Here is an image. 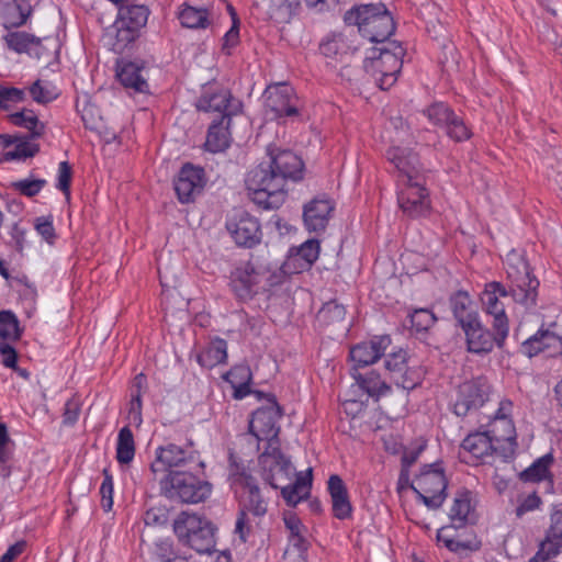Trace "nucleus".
Segmentation results:
<instances>
[{
  "label": "nucleus",
  "mask_w": 562,
  "mask_h": 562,
  "mask_svg": "<svg viewBox=\"0 0 562 562\" xmlns=\"http://www.w3.org/2000/svg\"><path fill=\"white\" fill-rule=\"evenodd\" d=\"M160 490L171 501L198 504L210 497L212 484L188 471H170L160 481Z\"/></svg>",
  "instance_id": "obj_7"
},
{
  "label": "nucleus",
  "mask_w": 562,
  "mask_h": 562,
  "mask_svg": "<svg viewBox=\"0 0 562 562\" xmlns=\"http://www.w3.org/2000/svg\"><path fill=\"white\" fill-rule=\"evenodd\" d=\"M229 145V135L224 121L213 122L207 131L205 148L211 153H220L225 150Z\"/></svg>",
  "instance_id": "obj_37"
},
{
  "label": "nucleus",
  "mask_w": 562,
  "mask_h": 562,
  "mask_svg": "<svg viewBox=\"0 0 562 562\" xmlns=\"http://www.w3.org/2000/svg\"><path fill=\"white\" fill-rule=\"evenodd\" d=\"M80 414V403L77 398H70L65 404L63 424L72 426L77 423Z\"/></svg>",
  "instance_id": "obj_60"
},
{
  "label": "nucleus",
  "mask_w": 562,
  "mask_h": 562,
  "mask_svg": "<svg viewBox=\"0 0 562 562\" xmlns=\"http://www.w3.org/2000/svg\"><path fill=\"white\" fill-rule=\"evenodd\" d=\"M348 48L349 47L341 34H333L325 38L319 45L321 53L326 57H337L346 54Z\"/></svg>",
  "instance_id": "obj_47"
},
{
  "label": "nucleus",
  "mask_w": 562,
  "mask_h": 562,
  "mask_svg": "<svg viewBox=\"0 0 562 562\" xmlns=\"http://www.w3.org/2000/svg\"><path fill=\"white\" fill-rule=\"evenodd\" d=\"M335 209L334 202L325 196L315 198L304 205L303 220L308 232H322L326 228Z\"/></svg>",
  "instance_id": "obj_23"
},
{
  "label": "nucleus",
  "mask_w": 562,
  "mask_h": 562,
  "mask_svg": "<svg viewBox=\"0 0 562 562\" xmlns=\"http://www.w3.org/2000/svg\"><path fill=\"white\" fill-rule=\"evenodd\" d=\"M135 456V442L132 430L125 426L119 431L116 443V460L121 464H128Z\"/></svg>",
  "instance_id": "obj_40"
},
{
  "label": "nucleus",
  "mask_w": 562,
  "mask_h": 562,
  "mask_svg": "<svg viewBox=\"0 0 562 562\" xmlns=\"http://www.w3.org/2000/svg\"><path fill=\"white\" fill-rule=\"evenodd\" d=\"M424 114L434 125L445 128L446 134L456 142H463L472 136L463 119L442 102H435L424 110Z\"/></svg>",
  "instance_id": "obj_12"
},
{
  "label": "nucleus",
  "mask_w": 562,
  "mask_h": 562,
  "mask_svg": "<svg viewBox=\"0 0 562 562\" xmlns=\"http://www.w3.org/2000/svg\"><path fill=\"white\" fill-rule=\"evenodd\" d=\"M205 186L204 170L190 164L184 165L175 180V191L181 203H189Z\"/></svg>",
  "instance_id": "obj_20"
},
{
  "label": "nucleus",
  "mask_w": 562,
  "mask_h": 562,
  "mask_svg": "<svg viewBox=\"0 0 562 562\" xmlns=\"http://www.w3.org/2000/svg\"><path fill=\"white\" fill-rule=\"evenodd\" d=\"M394 383L404 390H413L419 383V374L417 371L413 370L409 367H406L404 372H401L393 380Z\"/></svg>",
  "instance_id": "obj_58"
},
{
  "label": "nucleus",
  "mask_w": 562,
  "mask_h": 562,
  "mask_svg": "<svg viewBox=\"0 0 562 562\" xmlns=\"http://www.w3.org/2000/svg\"><path fill=\"white\" fill-rule=\"evenodd\" d=\"M21 336L19 321L10 311L0 312V337L3 339H19Z\"/></svg>",
  "instance_id": "obj_48"
},
{
  "label": "nucleus",
  "mask_w": 562,
  "mask_h": 562,
  "mask_svg": "<svg viewBox=\"0 0 562 562\" xmlns=\"http://www.w3.org/2000/svg\"><path fill=\"white\" fill-rule=\"evenodd\" d=\"M347 25L358 26L359 33L373 43H385L395 31V23L383 3L355 5L345 13Z\"/></svg>",
  "instance_id": "obj_4"
},
{
  "label": "nucleus",
  "mask_w": 562,
  "mask_h": 562,
  "mask_svg": "<svg viewBox=\"0 0 562 562\" xmlns=\"http://www.w3.org/2000/svg\"><path fill=\"white\" fill-rule=\"evenodd\" d=\"M259 465L262 479L272 488H279L281 484L288 483L294 471L291 461L280 450V441L267 445L259 456Z\"/></svg>",
  "instance_id": "obj_10"
},
{
  "label": "nucleus",
  "mask_w": 562,
  "mask_h": 562,
  "mask_svg": "<svg viewBox=\"0 0 562 562\" xmlns=\"http://www.w3.org/2000/svg\"><path fill=\"white\" fill-rule=\"evenodd\" d=\"M448 480L439 462L425 464L411 487L417 498L431 510L439 509L447 498Z\"/></svg>",
  "instance_id": "obj_8"
},
{
  "label": "nucleus",
  "mask_w": 562,
  "mask_h": 562,
  "mask_svg": "<svg viewBox=\"0 0 562 562\" xmlns=\"http://www.w3.org/2000/svg\"><path fill=\"white\" fill-rule=\"evenodd\" d=\"M390 345L391 337L389 335L374 336L368 341L355 345L350 349L351 368H358V370H360L375 363L384 355Z\"/></svg>",
  "instance_id": "obj_19"
},
{
  "label": "nucleus",
  "mask_w": 562,
  "mask_h": 562,
  "mask_svg": "<svg viewBox=\"0 0 562 562\" xmlns=\"http://www.w3.org/2000/svg\"><path fill=\"white\" fill-rule=\"evenodd\" d=\"M227 359V342L216 338L198 355V362L204 368H214L225 363Z\"/></svg>",
  "instance_id": "obj_35"
},
{
  "label": "nucleus",
  "mask_w": 562,
  "mask_h": 562,
  "mask_svg": "<svg viewBox=\"0 0 562 562\" xmlns=\"http://www.w3.org/2000/svg\"><path fill=\"white\" fill-rule=\"evenodd\" d=\"M488 385L483 379L467 381L459 386L453 412L457 416H465L470 411L477 409L486 401Z\"/></svg>",
  "instance_id": "obj_18"
},
{
  "label": "nucleus",
  "mask_w": 562,
  "mask_h": 562,
  "mask_svg": "<svg viewBox=\"0 0 562 562\" xmlns=\"http://www.w3.org/2000/svg\"><path fill=\"white\" fill-rule=\"evenodd\" d=\"M46 181L44 179H22L11 183V188L21 194L32 198L40 193Z\"/></svg>",
  "instance_id": "obj_51"
},
{
  "label": "nucleus",
  "mask_w": 562,
  "mask_h": 562,
  "mask_svg": "<svg viewBox=\"0 0 562 562\" xmlns=\"http://www.w3.org/2000/svg\"><path fill=\"white\" fill-rule=\"evenodd\" d=\"M299 4L300 0H269L267 14L277 23H288Z\"/></svg>",
  "instance_id": "obj_38"
},
{
  "label": "nucleus",
  "mask_w": 562,
  "mask_h": 562,
  "mask_svg": "<svg viewBox=\"0 0 562 562\" xmlns=\"http://www.w3.org/2000/svg\"><path fill=\"white\" fill-rule=\"evenodd\" d=\"M127 418L135 427H139L142 425V397H139V394H132Z\"/></svg>",
  "instance_id": "obj_62"
},
{
  "label": "nucleus",
  "mask_w": 562,
  "mask_h": 562,
  "mask_svg": "<svg viewBox=\"0 0 562 562\" xmlns=\"http://www.w3.org/2000/svg\"><path fill=\"white\" fill-rule=\"evenodd\" d=\"M472 510L470 492L463 491L458 493L449 510V519L453 527H465L470 521V514Z\"/></svg>",
  "instance_id": "obj_34"
},
{
  "label": "nucleus",
  "mask_w": 562,
  "mask_h": 562,
  "mask_svg": "<svg viewBox=\"0 0 562 562\" xmlns=\"http://www.w3.org/2000/svg\"><path fill=\"white\" fill-rule=\"evenodd\" d=\"M0 355L2 363L7 368H15L18 355L15 349L8 342H0Z\"/></svg>",
  "instance_id": "obj_64"
},
{
  "label": "nucleus",
  "mask_w": 562,
  "mask_h": 562,
  "mask_svg": "<svg viewBox=\"0 0 562 562\" xmlns=\"http://www.w3.org/2000/svg\"><path fill=\"white\" fill-rule=\"evenodd\" d=\"M561 347V339L550 330H539L522 344V351L528 357H533L542 351Z\"/></svg>",
  "instance_id": "obj_33"
},
{
  "label": "nucleus",
  "mask_w": 562,
  "mask_h": 562,
  "mask_svg": "<svg viewBox=\"0 0 562 562\" xmlns=\"http://www.w3.org/2000/svg\"><path fill=\"white\" fill-rule=\"evenodd\" d=\"M199 452L190 442L186 447L168 443L156 449L155 461L150 464V471L156 475L159 472L173 471L176 468H187L192 464L203 467L199 460Z\"/></svg>",
  "instance_id": "obj_11"
},
{
  "label": "nucleus",
  "mask_w": 562,
  "mask_h": 562,
  "mask_svg": "<svg viewBox=\"0 0 562 562\" xmlns=\"http://www.w3.org/2000/svg\"><path fill=\"white\" fill-rule=\"evenodd\" d=\"M350 374L359 387L371 397L379 398L380 396L387 394L391 390L390 385L381 379L378 372L373 370L362 373L358 368H351Z\"/></svg>",
  "instance_id": "obj_31"
},
{
  "label": "nucleus",
  "mask_w": 562,
  "mask_h": 562,
  "mask_svg": "<svg viewBox=\"0 0 562 562\" xmlns=\"http://www.w3.org/2000/svg\"><path fill=\"white\" fill-rule=\"evenodd\" d=\"M234 483L241 492L240 509L261 520L268 512V499L262 494L256 477L248 473H239Z\"/></svg>",
  "instance_id": "obj_16"
},
{
  "label": "nucleus",
  "mask_w": 562,
  "mask_h": 562,
  "mask_svg": "<svg viewBox=\"0 0 562 562\" xmlns=\"http://www.w3.org/2000/svg\"><path fill=\"white\" fill-rule=\"evenodd\" d=\"M260 522L261 520L255 519L250 513L239 508L235 522L234 533L243 543H245L250 533L254 531V528L259 527Z\"/></svg>",
  "instance_id": "obj_45"
},
{
  "label": "nucleus",
  "mask_w": 562,
  "mask_h": 562,
  "mask_svg": "<svg viewBox=\"0 0 562 562\" xmlns=\"http://www.w3.org/2000/svg\"><path fill=\"white\" fill-rule=\"evenodd\" d=\"M260 280L261 273L248 261L232 272L231 286L238 299L246 301L257 293Z\"/></svg>",
  "instance_id": "obj_21"
},
{
  "label": "nucleus",
  "mask_w": 562,
  "mask_h": 562,
  "mask_svg": "<svg viewBox=\"0 0 562 562\" xmlns=\"http://www.w3.org/2000/svg\"><path fill=\"white\" fill-rule=\"evenodd\" d=\"M281 416V407L274 398H270L268 405L254 412L249 422L250 434L257 441H267V445L279 441L280 426L278 422Z\"/></svg>",
  "instance_id": "obj_13"
},
{
  "label": "nucleus",
  "mask_w": 562,
  "mask_h": 562,
  "mask_svg": "<svg viewBox=\"0 0 562 562\" xmlns=\"http://www.w3.org/2000/svg\"><path fill=\"white\" fill-rule=\"evenodd\" d=\"M149 10L145 5L121 4L119 7L117 18L113 25L115 29L113 46L116 52L124 50L139 36V31L146 25Z\"/></svg>",
  "instance_id": "obj_9"
},
{
  "label": "nucleus",
  "mask_w": 562,
  "mask_h": 562,
  "mask_svg": "<svg viewBox=\"0 0 562 562\" xmlns=\"http://www.w3.org/2000/svg\"><path fill=\"white\" fill-rule=\"evenodd\" d=\"M292 99L293 89L288 85H276L266 90V108L273 117L297 115L299 111Z\"/></svg>",
  "instance_id": "obj_22"
},
{
  "label": "nucleus",
  "mask_w": 562,
  "mask_h": 562,
  "mask_svg": "<svg viewBox=\"0 0 562 562\" xmlns=\"http://www.w3.org/2000/svg\"><path fill=\"white\" fill-rule=\"evenodd\" d=\"M178 539L199 554L217 552L215 525L196 514L182 513L173 524Z\"/></svg>",
  "instance_id": "obj_6"
},
{
  "label": "nucleus",
  "mask_w": 562,
  "mask_h": 562,
  "mask_svg": "<svg viewBox=\"0 0 562 562\" xmlns=\"http://www.w3.org/2000/svg\"><path fill=\"white\" fill-rule=\"evenodd\" d=\"M30 94L37 103H48L58 97V91L53 83L48 81L36 80L30 87Z\"/></svg>",
  "instance_id": "obj_46"
},
{
  "label": "nucleus",
  "mask_w": 562,
  "mask_h": 562,
  "mask_svg": "<svg viewBox=\"0 0 562 562\" xmlns=\"http://www.w3.org/2000/svg\"><path fill=\"white\" fill-rule=\"evenodd\" d=\"M24 91L13 87L1 86L0 109H9L11 103L20 102L24 99Z\"/></svg>",
  "instance_id": "obj_55"
},
{
  "label": "nucleus",
  "mask_w": 562,
  "mask_h": 562,
  "mask_svg": "<svg viewBox=\"0 0 562 562\" xmlns=\"http://www.w3.org/2000/svg\"><path fill=\"white\" fill-rule=\"evenodd\" d=\"M179 20L184 27L204 29L209 23L207 11L205 9L186 5L179 13Z\"/></svg>",
  "instance_id": "obj_43"
},
{
  "label": "nucleus",
  "mask_w": 562,
  "mask_h": 562,
  "mask_svg": "<svg viewBox=\"0 0 562 562\" xmlns=\"http://www.w3.org/2000/svg\"><path fill=\"white\" fill-rule=\"evenodd\" d=\"M303 168V161L293 151L269 149V161L247 173L246 187L251 200L266 210L278 209L285 201L286 182L301 180Z\"/></svg>",
  "instance_id": "obj_2"
},
{
  "label": "nucleus",
  "mask_w": 562,
  "mask_h": 562,
  "mask_svg": "<svg viewBox=\"0 0 562 562\" xmlns=\"http://www.w3.org/2000/svg\"><path fill=\"white\" fill-rule=\"evenodd\" d=\"M71 167L67 161H61L58 166V183L57 188L69 196Z\"/></svg>",
  "instance_id": "obj_61"
},
{
  "label": "nucleus",
  "mask_w": 562,
  "mask_h": 562,
  "mask_svg": "<svg viewBox=\"0 0 562 562\" xmlns=\"http://www.w3.org/2000/svg\"><path fill=\"white\" fill-rule=\"evenodd\" d=\"M492 328L493 331L486 328L480 318L462 327L468 351L487 355L493 351L495 346L503 348L507 337L501 338V330L497 327Z\"/></svg>",
  "instance_id": "obj_14"
},
{
  "label": "nucleus",
  "mask_w": 562,
  "mask_h": 562,
  "mask_svg": "<svg viewBox=\"0 0 562 562\" xmlns=\"http://www.w3.org/2000/svg\"><path fill=\"white\" fill-rule=\"evenodd\" d=\"M103 482L100 486L101 506L104 512H110L113 506V477L108 469L103 470Z\"/></svg>",
  "instance_id": "obj_53"
},
{
  "label": "nucleus",
  "mask_w": 562,
  "mask_h": 562,
  "mask_svg": "<svg viewBox=\"0 0 562 562\" xmlns=\"http://www.w3.org/2000/svg\"><path fill=\"white\" fill-rule=\"evenodd\" d=\"M35 229L48 244L54 243L56 233L50 216L37 217L35 220Z\"/></svg>",
  "instance_id": "obj_56"
},
{
  "label": "nucleus",
  "mask_w": 562,
  "mask_h": 562,
  "mask_svg": "<svg viewBox=\"0 0 562 562\" xmlns=\"http://www.w3.org/2000/svg\"><path fill=\"white\" fill-rule=\"evenodd\" d=\"M312 485V469L307 470V473L303 475L299 473L293 484H281V494L290 506H295L302 499L308 496Z\"/></svg>",
  "instance_id": "obj_32"
},
{
  "label": "nucleus",
  "mask_w": 562,
  "mask_h": 562,
  "mask_svg": "<svg viewBox=\"0 0 562 562\" xmlns=\"http://www.w3.org/2000/svg\"><path fill=\"white\" fill-rule=\"evenodd\" d=\"M381 47H373L363 61L367 74L373 77L382 90L390 89L397 80L403 66L405 50L395 41L382 43Z\"/></svg>",
  "instance_id": "obj_5"
},
{
  "label": "nucleus",
  "mask_w": 562,
  "mask_h": 562,
  "mask_svg": "<svg viewBox=\"0 0 562 562\" xmlns=\"http://www.w3.org/2000/svg\"><path fill=\"white\" fill-rule=\"evenodd\" d=\"M446 548L453 553L461 554L465 551L472 552V551L479 550L480 543L477 541H471V540L461 541V540H457L456 538H453V539H446Z\"/></svg>",
  "instance_id": "obj_59"
},
{
  "label": "nucleus",
  "mask_w": 562,
  "mask_h": 562,
  "mask_svg": "<svg viewBox=\"0 0 562 562\" xmlns=\"http://www.w3.org/2000/svg\"><path fill=\"white\" fill-rule=\"evenodd\" d=\"M449 303L452 314L461 328L480 318L477 311L474 308L473 301L465 291H458L452 294Z\"/></svg>",
  "instance_id": "obj_30"
},
{
  "label": "nucleus",
  "mask_w": 562,
  "mask_h": 562,
  "mask_svg": "<svg viewBox=\"0 0 562 562\" xmlns=\"http://www.w3.org/2000/svg\"><path fill=\"white\" fill-rule=\"evenodd\" d=\"M553 463L551 453H547L537 459L529 468L524 470L520 474L522 481L538 482L547 479L550 474V467Z\"/></svg>",
  "instance_id": "obj_41"
},
{
  "label": "nucleus",
  "mask_w": 562,
  "mask_h": 562,
  "mask_svg": "<svg viewBox=\"0 0 562 562\" xmlns=\"http://www.w3.org/2000/svg\"><path fill=\"white\" fill-rule=\"evenodd\" d=\"M196 109L206 113H217L221 120L231 121L241 110V102L235 99L227 89H206L196 101Z\"/></svg>",
  "instance_id": "obj_15"
},
{
  "label": "nucleus",
  "mask_w": 562,
  "mask_h": 562,
  "mask_svg": "<svg viewBox=\"0 0 562 562\" xmlns=\"http://www.w3.org/2000/svg\"><path fill=\"white\" fill-rule=\"evenodd\" d=\"M541 504L540 497L536 493H531L521 499L515 513L518 518L522 517L526 513L537 509Z\"/></svg>",
  "instance_id": "obj_63"
},
{
  "label": "nucleus",
  "mask_w": 562,
  "mask_h": 562,
  "mask_svg": "<svg viewBox=\"0 0 562 562\" xmlns=\"http://www.w3.org/2000/svg\"><path fill=\"white\" fill-rule=\"evenodd\" d=\"M549 543L562 546V508L555 509L551 515V526L548 533Z\"/></svg>",
  "instance_id": "obj_54"
},
{
  "label": "nucleus",
  "mask_w": 562,
  "mask_h": 562,
  "mask_svg": "<svg viewBox=\"0 0 562 562\" xmlns=\"http://www.w3.org/2000/svg\"><path fill=\"white\" fill-rule=\"evenodd\" d=\"M327 490L331 498L333 515L340 520L349 518L352 507L342 479L337 474L330 475L327 482Z\"/></svg>",
  "instance_id": "obj_24"
},
{
  "label": "nucleus",
  "mask_w": 562,
  "mask_h": 562,
  "mask_svg": "<svg viewBox=\"0 0 562 562\" xmlns=\"http://www.w3.org/2000/svg\"><path fill=\"white\" fill-rule=\"evenodd\" d=\"M31 12L29 0H0V20L5 29L24 24Z\"/></svg>",
  "instance_id": "obj_26"
},
{
  "label": "nucleus",
  "mask_w": 562,
  "mask_h": 562,
  "mask_svg": "<svg viewBox=\"0 0 562 562\" xmlns=\"http://www.w3.org/2000/svg\"><path fill=\"white\" fill-rule=\"evenodd\" d=\"M14 443L11 440L5 424L0 423V475L7 479L11 474L9 462L13 456Z\"/></svg>",
  "instance_id": "obj_42"
},
{
  "label": "nucleus",
  "mask_w": 562,
  "mask_h": 562,
  "mask_svg": "<svg viewBox=\"0 0 562 562\" xmlns=\"http://www.w3.org/2000/svg\"><path fill=\"white\" fill-rule=\"evenodd\" d=\"M436 322L431 311L427 308L415 310L411 314V324L417 331L429 329Z\"/></svg>",
  "instance_id": "obj_52"
},
{
  "label": "nucleus",
  "mask_w": 562,
  "mask_h": 562,
  "mask_svg": "<svg viewBox=\"0 0 562 562\" xmlns=\"http://www.w3.org/2000/svg\"><path fill=\"white\" fill-rule=\"evenodd\" d=\"M425 449V443H420L414 448H406L402 454V472L401 477L408 475L409 468L417 461L420 453Z\"/></svg>",
  "instance_id": "obj_57"
},
{
  "label": "nucleus",
  "mask_w": 562,
  "mask_h": 562,
  "mask_svg": "<svg viewBox=\"0 0 562 562\" xmlns=\"http://www.w3.org/2000/svg\"><path fill=\"white\" fill-rule=\"evenodd\" d=\"M36 138L27 135H19L15 142V148L3 154V160L11 161L15 159H26L35 156L40 151V145L35 143Z\"/></svg>",
  "instance_id": "obj_39"
},
{
  "label": "nucleus",
  "mask_w": 562,
  "mask_h": 562,
  "mask_svg": "<svg viewBox=\"0 0 562 562\" xmlns=\"http://www.w3.org/2000/svg\"><path fill=\"white\" fill-rule=\"evenodd\" d=\"M513 402L502 400L495 413L491 432L494 434L496 442H515L516 430L513 420L509 418L513 411Z\"/></svg>",
  "instance_id": "obj_25"
},
{
  "label": "nucleus",
  "mask_w": 562,
  "mask_h": 562,
  "mask_svg": "<svg viewBox=\"0 0 562 562\" xmlns=\"http://www.w3.org/2000/svg\"><path fill=\"white\" fill-rule=\"evenodd\" d=\"M226 228L238 246L251 248L261 241L258 220L246 212H239L229 218Z\"/></svg>",
  "instance_id": "obj_17"
},
{
  "label": "nucleus",
  "mask_w": 562,
  "mask_h": 562,
  "mask_svg": "<svg viewBox=\"0 0 562 562\" xmlns=\"http://www.w3.org/2000/svg\"><path fill=\"white\" fill-rule=\"evenodd\" d=\"M345 316V306L335 300L325 303L318 312V318L327 324L340 322Z\"/></svg>",
  "instance_id": "obj_50"
},
{
  "label": "nucleus",
  "mask_w": 562,
  "mask_h": 562,
  "mask_svg": "<svg viewBox=\"0 0 562 562\" xmlns=\"http://www.w3.org/2000/svg\"><path fill=\"white\" fill-rule=\"evenodd\" d=\"M406 367H408V357L406 351L400 349L398 351L391 352L386 356L385 369L389 371L392 380H394L401 372H404Z\"/></svg>",
  "instance_id": "obj_49"
},
{
  "label": "nucleus",
  "mask_w": 562,
  "mask_h": 562,
  "mask_svg": "<svg viewBox=\"0 0 562 562\" xmlns=\"http://www.w3.org/2000/svg\"><path fill=\"white\" fill-rule=\"evenodd\" d=\"M506 272L512 282L509 290L501 282L492 281L485 284L480 295L482 310L493 317L492 327L501 330V338L509 334V322L502 300L512 296L527 308L532 307L537 302L539 286V281L531 276L529 263L515 251L507 255Z\"/></svg>",
  "instance_id": "obj_1"
},
{
  "label": "nucleus",
  "mask_w": 562,
  "mask_h": 562,
  "mask_svg": "<svg viewBox=\"0 0 562 562\" xmlns=\"http://www.w3.org/2000/svg\"><path fill=\"white\" fill-rule=\"evenodd\" d=\"M117 79L126 88L134 92L148 91L147 80L143 76V67L133 61H123L116 71Z\"/></svg>",
  "instance_id": "obj_29"
},
{
  "label": "nucleus",
  "mask_w": 562,
  "mask_h": 562,
  "mask_svg": "<svg viewBox=\"0 0 562 562\" xmlns=\"http://www.w3.org/2000/svg\"><path fill=\"white\" fill-rule=\"evenodd\" d=\"M494 441H496L494 434L491 431H477L469 434L462 441L461 447L471 453L477 460H483L485 457L492 454L495 450Z\"/></svg>",
  "instance_id": "obj_28"
},
{
  "label": "nucleus",
  "mask_w": 562,
  "mask_h": 562,
  "mask_svg": "<svg viewBox=\"0 0 562 562\" xmlns=\"http://www.w3.org/2000/svg\"><path fill=\"white\" fill-rule=\"evenodd\" d=\"M8 47L16 53H26L30 56L41 58L44 53L42 38L25 32H11L5 37Z\"/></svg>",
  "instance_id": "obj_27"
},
{
  "label": "nucleus",
  "mask_w": 562,
  "mask_h": 562,
  "mask_svg": "<svg viewBox=\"0 0 562 562\" xmlns=\"http://www.w3.org/2000/svg\"><path fill=\"white\" fill-rule=\"evenodd\" d=\"M10 121L20 127L29 131L27 136L40 138L44 135L45 124L41 122L32 110H22L10 115Z\"/></svg>",
  "instance_id": "obj_36"
},
{
  "label": "nucleus",
  "mask_w": 562,
  "mask_h": 562,
  "mask_svg": "<svg viewBox=\"0 0 562 562\" xmlns=\"http://www.w3.org/2000/svg\"><path fill=\"white\" fill-rule=\"evenodd\" d=\"M386 157L401 173L403 188L398 192L397 201L403 213L411 218L429 214L430 200L419 175L417 155L408 147L393 145L387 149Z\"/></svg>",
  "instance_id": "obj_3"
},
{
  "label": "nucleus",
  "mask_w": 562,
  "mask_h": 562,
  "mask_svg": "<svg viewBox=\"0 0 562 562\" xmlns=\"http://www.w3.org/2000/svg\"><path fill=\"white\" fill-rule=\"evenodd\" d=\"M319 243L315 239H308L303 243L293 255V260L302 261L301 269H308L318 258Z\"/></svg>",
  "instance_id": "obj_44"
}]
</instances>
